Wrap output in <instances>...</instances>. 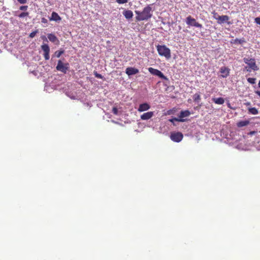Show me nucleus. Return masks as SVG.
I'll list each match as a JSON object with an SVG mask.
<instances>
[{"label": "nucleus", "mask_w": 260, "mask_h": 260, "mask_svg": "<svg viewBox=\"0 0 260 260\" xmlns=\"http://www.w3.org/2000/svg\"><path fill=\"white\" fill-rule=\"evenodd\" d=\"M56 69L57 71L66 74L69 69V64L68 63H64L61 60H59Z\"/></svg>", "instance_id": "4"}, {"label": "nucleus", "mask_w": 260, "mask_h": 260, "mask_svg": "<svg viewBox=\"0 0 260 260\" xmlns=\"http://www.w3.org/2000/svg\"><path fill=\"white\" fill-rule=\"evenodd\" d=\"M212 14H213V18L217 20H218V17H220V16L218 14V13L215 11H213V12H212Z\"/></svg>", "instance_id": "26"}, {"label": "nucleus", "mask_w": 260, "mask_h": 260, "mask_svg": "<svg viewBox=\"0 0 260 260\" xmlns=\"http://www.w3.org/2000/svg\"><path fill=\"white\" fill-rule=\"evenodd\" d=\"M64 53V50H59V51H56L54 53V55L57 57L59 58L63 53Z\"/></svg>", "instance_id": "22"}, {"label": "nucleus", "mask_w": 260, "mask_h": 260, "mask_svg": "<svg viewBox=\"0 0 260 260\" xmlns=\"http://www.w3.org/2000/svg\"><path fill=\"white\" fill-rule=\"evenodd\" d=\"M220 72L222 74L221 77L222 78H226L229 76L230 69L225 67H222L220 69Z\"/></svg>", "instance_id": "11"}, {"label": "nucleus", "mask_w": 260, "mask_h": 260, "mask_svg": "<svg viewBox=\"0 0 260 260\" xmlns=\"http://www.w3.org/2000/svg\"><path fill=\"white\" fill-rule=\"evenodd\" d=\"M230 17L228 15H222L218 17L217 22L218 24H222L224 23H227L229 24H231L232 23L229 21Z\"/></svg>", "instance_id": "9"}, {"label": "nucleus", "mask_w": 260, "mask_h": 260, "mask_svg": "<svg viewBox=\"0 0 260 260\" xmlns=\"http://www.w3.org/2000/svg\"><path fill=\"white\" fill-rule=\"evenodd\" d=\"M150 108V106L146 103L140 104L138 109V111L139 112H144L149 110Z\"/></svg>", "instance_id": "13"}, {"label": "nucleus", "mask_w": 260, "mask_h": 260, "mask_svg": "<svg viewBox=\"0 0 260 260\" xmlns=\"http://www.w3.org/2000/svg\"><path fill=\"white\" fill-rule=\"evenodd\" d=\"M255 93L257 94L260 97V91L257 90L255 91Z\"/></svg>", "instance_id": "38"}, {"label": "nucleus", "mask_w": 260, "mask_h": 260, "mask_svg": "<svg viewBox=\"0 0 260 260\" xmlns=\"http://www.w3.org/2000/svg\"><path fill=\"white\" fill-rule=\"evenodd\" d=\"M170 122H174V121H179V122H184L185 121V119H181L179 117L178 118H173L171 119H170L169 120Z\"/></svg>", "instance_id": "21"}, {"label": "nucleus", "mask_w": 260, "mask_h": 260, "mask_svg": "<svg viewBox=\"0 0 260 260\" xmlns=\"http://www.w3.org/2000/svg\"><path fill=\"white\" fill-rule=\"evenodd\" d=\"M28 15V12H22V13H21L19 15V17H20V18H23V17H24L25 16H27Z\"/></svg>", "instance_id": "28"}, {"label": "nucleus", "mask_w": 260, "mask_h": 260, "mask_svg": "<svg viewBox=\"0 0 260 260\" xmlns=\"http://www.w3.org/2000/svg\"><path fill=\"white\" fill-rule=\"evenodd\" d=\"M123 15L127 19H131L133 17V13L131 10H125L123 12Z\"/></svg>", "instance_id": "14"}, {"label": "nucleus", "mask_w": 260, "mask_h": 260, "mask_svg": "<svg viewBox=\"0 0 260 260\" xmlns=\"http://www.w3.org/2000/svg\"><path fill=\"white\" fill-rule=\"evenodd\" d=\"M212 100L215 104L218 105H222L224 103V100L223 98H212Z\"/></svg>", "instance_id": "17"}, {"label": "nucleus", "mask_w": 260, "mask_h": 260, "mask_svg": "<svg viewBox=\"0 0 260 260\" xmlns=\"http://www.w3.org/2000/svg\"><path fill=\"white\" fill-rule=\"evenodd\" d=\"M148 71L152 75L157 76L162 79L168 80V78L165 76L159 70L150 67L148 68Z\"/></svg>", "instance_id": "6"}, {"label": "nucleus", "mask_w": 260, "mask_h": 260, "mask_svg": "<svg viewBox=\"0 0 260 260\" xmlns=\"http://www.w3.org/2000/svg\"><path fill=\"white\" fill-rule=\"evenodd\" d=\"M243 61L248 66L245 67L244 71L250 72L251 70L254 71L258 70L259 68L256 64L254 58L245 57L243 58Z\"/></svg>", "instance_id": "2"}, {"label": "nucleus", "mask_w": 260, "mask_h": 260, "mask_svg": "<svg viewBox=\"0 0 260 260\" xmlns=\"http://www.w3.org/2000/svg\"><path fill=\"white\" fill-rule=\"evenodd\" d=\"M38 32V30H35L34 31H32L31 32L29 35V37L31 38H33L34 37H35V36L36 35V34Z\"/></svg>", "instance_id": "25"}, {"label": "nucleus", "mask_w": 260, "mask_h": 260, "mask_svg": "<svg viewBox=\"0 0 260 260\" xmlns=\"http://www.w3.org/2000/svg\"><path fill=\"white\" fill-rule=\"evenodd\" d=\"M258 86H259V87L260 88V81H259V83H258Z\"/></svg>", "instance_id": "40"}, {"label": "nucleus", "mask_w": 260, "mask_h": 260, "mask_svg": "<svg viewBox=\"0 0 260 260\" xmlns=\"http://www.w3.org/2000/svg\"><path fill=\"white\" fill-rule=\"evenodd\" d=\"M28 6H22L20 7V10L22 11H25L27 9Z\"/></svg>", "instance_id": "32"}, {"label": "nucleus", "mask_w": 260, "mask_h": 260, "mask_svg": "<svg viewBox=\"0 0 260 260\" xmlns=\"http://www.w3.org/2000/svg\"><path fill=\"white\" fill-rule=\"evenodd\" d=\"M135 13L136 14V21H141L144 20L147 21L152 16V8L150 5H147L146 6L145 8H144L142 11L136 10Z\"/></svg>", "instance_id": "1"}, {"label": "nucleus", "mask_w": 260, "mask_h": 260, "mask_svg": "<svg viewBox=\"0 0 260 260\" xmlns=\"http://www.w3.org/2000/svg\"><path fill=\"white\" fill-rule=\"evenodd\" d=\"M20 4H25L27 2L26 0H17Z\"/></svg>", "instance_id": "35"}, {"label": "nucleus", "mask_w": 260, "mask_h": 260, "mask_svg": "<svg viewBox=\"0 0 260 260\" xmlns=\"http://www.w3.org/2000/svg\"><path fill=\"white\" fill-rule=\"evenodd\" d=\"M248 112H249V113H250V114H252L253 115H256V114H258V111L257 109H256L255 107H253V108H248Z\"/></svg>", "instance_id": "20"}, {"label": "nucleus", "mask_w": 260, "mask_h": 260, "mask_svg": "<svg viewBox=\"0 0 260 260\" xmlns=\"http://www.w3.org/2000/svg\"><path fill=\"white\" fill-rule=\"evenodd\" d=\"M235 42L236 43H239L240 44H241L243 42H244V40H242V39H235Z\"/></svg>", "instance_id": "29"}, {"label": "nucleus", "mask_w": 260, "mask_h": 260, "mask_svg": "<svg viewBox=\"0 0 260 260\" xmlns=\"http://www.w3.org/2000/svg\"><path fill=\"white\" fill-rule=\"evenodd\" d=\"M49 20L50 21L53 20L55 21H58L61 20V17L57 13L53 12L51 14V17L49 18Z\"/></svg>", "instance_id": "15"}, {"label": "nucleus", "mask_w": 260, "mask_h": 260, "mask_svg": "<svg viewBox=\"0 0 260 260\" xmlns=\"http://www.w3.org/2000/svg\"><path fill=\"white\" fill-rule=\"evenodd\" d=\"M116 2L118 4H123L127 3L128 0H116Z\"/></svg>", "instance_id": "27"}, {"label": "nucleus", "mask_w": 260, "mask_h": 260, "mask_svg": "<svg viewBox=\"0 0 260 260\" xmlns=\"http://www.w3.org/2000/svg\"><path fill=\"white\" fill-rule=\"evenodd\" d=\"M245 105H246V106H250V102L246 103H245Z\"/></svg>", "instance_id": "39"}, {"label": "nucleus", "mask_w": 260, "mask_h": 260, "mask_svg": "<svg viewBox=\"0 0 260 260\" xmlns=\"http://www.w3.org/2000/svg\"><path fill=\"white\" fill-rule=\"evenodd\" d=\"M256 133V132L255 131H251L249 132V135L252 136V135H254Z\"/></svg>", "instance_id": "37"}, {"label": "nucleus", "mask_w": 260, "mask_h": 260, "mask_svg": "<svg viewBox=\"0 0 260 260\" xmlns=\"http://www.w3.org/2000/svg\"><path fill=\"white\" fill-rule=\"evenodd\" d=\"M154 115V112L150 111L143 113L141 115V119L143 120H146L150 119Z\"/></svg>", "instance_id": "12"}, {"label": "nucleus", "mask_w": 260, "mask_h": 260, "mask_svg": "<svg viewBox=\"0 0 260 260\" xmlns=\"http://www.w3.org/2000/svg\"><path fill=\"white\" fill-rule=\"evenodd\" d=\"M112 112L115 115H117V114H118V109L116 107H113L112 108Z\"/></svg>", "instance_id": "31"}, {"label": "nucleus", "mask_w": 260, "mask_h": 260, "mask_svg": "<svg viewBox=\"0 0 260 260\" xmlns=\"http://www.w3.org/2000/svg\"><path fill=\"white\" fill-rule=\"evenodd\" d=\"M41 48L44 51V57L45 60H49L50 58V48L47 44H44L41 46Z\"/></svg>", "instance_id": "8"}, {"label": "nucleus", "mask_w": 260, "mask_h": 260, "mask_svg": "<svg viewBox=\"0 0 260 260\" xmlns=\"http://www.w3.org/2000/svg\"><path fill=\"white\" fill-rule=\"evenodd\" d=\"M94 75L98 78H99V79H102L103 78V76H102V75L96 72L94 73Z\"/></svg>", "instance_id": "30"}, {"label": "nucleus", "mask_w": 260, "mask_h": 260, "mask_svg": "<svg viewBox=\"0 0 260 260\" xmlns=\"http://www.w3.org/2000/svg\"><path fill=\"white\" fill-rule=\"evenodd\" d=\"M41 38L44 41H46V42H47L48 40L46 38V37L45 36H43L41 37Z\"/></svg>", "instance_id": "36"}, {"label": "nucleus", "mask_w": 260, "mask_h": 260, "mask_svg": "<svg viewBox=\"0 0 260 260\" xmlns=\"http://www.w3.org/2000/svg\"><path fill=\"white\" fill-rule=\"evenodd\" d=\"M183 135L181 132L172 133L170 135L171 139L175 142H180L183 139Z\"/></svg>", "instance_id": "7"}, {"label": "nucleus", "mask_w": 260, "mask_h": 260, "mask_svg": "<svg viewBox=\"0 0 260 260\" xmlns=\"http://www.w3.org/2000/svg\"><path fill=\"white\" fill-rule=\"evenodd\" d=\"M41 22L43 23H47L48 22V20L44 17L42 18Z\"/></svg>", "instance_id": "33"}, {"label": "nucleus", "mask_w": 260, "mask_h": 260, "mask_svg": "<svg viewBox=\"0 0 260 260\" xmlns=\"http://www.w3.org/2000/svg\"><path fill=\"white\" fill-rule=\"evenodd\" d=\"M255 22L260 25V18L256 17L255 18Z\"/></svg>", "instance_id": "34"}, {"label": "nucleus", "mask_w": 260, "mask_h": 260, "mask_svg": "<svg viewBox=\"0 0 260 260\" xmlns=\"http://www.w3.org/2000/svg\"><path fill=\"white\" fill-rule=\"evenodd\" d=\"M139 71L138 69L133 67H128L125 70V73L128 76H132L138 74Z\"/></svg>", "instance_id": "10"}, {"label": "nucleus", "mask_w": 260, "mask_h": 260, "mask_svg": "<svg viewBox=\"0 0 260 260\" xmlns=\"http://www.w3.org/2000/svg\"><path fill=\"white\" fill-rule=\"evenodd\" d=\"M193 99L195 102H199L201 100L200 95L198 93H196L193 96Z\"/></svg>", "instance_id": "23"}, {"label": "nucleus", "mask_w": 260, "mask_h": 260, "mask_svg": "<svg viewBox=\"0 0 260 260\" xmlns=\"http://www.w3.org/2000/svg\"><path fill=\"white\" fill-rule=\"evenodd\" d=\"M157 50L159 55L165 56L167 59L171 58V50L165 45H157Z\"/></svg>", "instance_id": "3"}, {"label": "nucleus", "mask_w": 260, "mask_h": 260, "mask_svg": "<svg viewBox=\"0 0 260 260\" xmlns=\"http://www.w3.org/2000/svg\"><path fill=\"white\" fill-rule=\"evenodd\" d=\"M185 22L189 26H194L200 28L202 27V25L197 22L196 20L191 16H188L186 17Z\"/></svg>", "instance_id": "5"}, {"label": "nucleus", "mask_w": 260, "mask_h": 260, "mask_svg": "<svg viewBox=\"0 0 260 260\" xmlns=\"http://www.w3.org/2000/svg\"><path fill=\"white\" fill-rule=\"evenodd\" d=\"M249 123V121L248 120L240 121L237 123V125L239 127H241L247 125Z\"/></svg>", "instance_id": "19"}, {"label": "nucleus", "mask_w": 260, "mask_h": 260, "mask_svg": "<svg viewBox=\"0 0 260 260\" xmlns=\"http://www.w3.org/2000/svg\"><path fill=\"white\" fill-rule=\"evenodd\" d=\"M48 39L52 42L55 43L56 42H58V40L57 37L52 34H48Z\"/></svg>", "instance_id": "18"}, {"label": "nucleus", "mask_w": 260, "mask_h": 260, "mask_svg": "<svg viewBox=\"0 0 260 260\" xmlns=\"http://www.w3.org/2000/svg\"><path fill=\"white\" fill-rule=\"evenodd\" d=\"M190 113L188 110L181 111L179 115V117L183 119L184 117H188L190 115Z\"/></svg>", "instance_id": "16"}, {"label": "nucleus", "mask_w": 260, "mask_h": 260, "mask_svg": "<svg viewBox=\"0 0 260 260\" xmlns=\"http://www.w3.org/2000/svg\"><path fill=\"white\" fill-rule=\"evenodd\" d=\"M255 80H256V79L254 78H248L247 79V81L252 84L255 83Z\"/></svg>", "instance_id": "24"}]
</instances>
